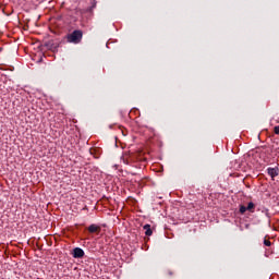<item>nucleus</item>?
<instances>
[{
    "label": "nucleus",
    "mask_w": 279,
    "mask_h": 279,
    "mask_svg": "<svg viewBox=\"0 0 279 279\" xmlns=\"http://www.w3.org/2000/svg\"><path fill=\"white\" fill-rule=\"evenodd\" d=\"M83 36L84 33L81 29H76L71 34L66 35V40L68 43H72L73 45H80V43H82Z\"/></svg>",
    "instance_id": "f257e3e1"
},
{
    "label": "nucleus",
    "mask_w": 279,
    "mask_h": 279,
    "mask_svg": "<svg viewBox=\"0 0 279 279\" xmlns=\"http://www.w3.org/2000/svg\"><path fill=\"white\" fill-rule=\"evenodd\" d=\"M73 258H84V250L75 247L72 252Z\"/></svg>",
    "instance_id": "f03ea898"
},
{
    "label": "nucleus",
    "mask_w": 279,
    "mask_h": 279,
    "mask_svg": "<svg viewBox=\"0 0 279 279\" xmlns=\"http://www.w3.org/2000/svg\"><path fill=\"white\" fill-rule=\"evenodd\" d=\"M267 172L270 175V178H272V180H274L275 178H277V175L279 173V169L278 168H268Z\"/></svg>",
    "instance_id": "7ed1b4c3"
},
{
    "label": "nucleus",
    "mask_w": 279,
    "mask_h": 279,
    "mask_svg": "<svg viewBox=\"0 0 279 279\" xmlns=\"http://www.w3.org/2000/svg\"><path fill=\"white\" fill-rule=\"evenodd\" d=\"M144 230H145L146 236H151V234H154V231H151V226L150 225H145Z\"/></svg>",
    "instance_id": "20e7f679"
},
{
    "label": "nucleus",
    "mask_w": 279,
    "mask_h": 279,
    "mask_svg": "<svg viewBox=\"0 0 279 279\" xmlns=\"http://www.w3.org/2000/svg\"><path fill=\"white\" fill-rule=\"evenodd\" d=\"M88 232H90L92 234H95V232H99V226L97 225H90L88 227Z\"/></svg>",
    "instance_id": "39448f33"
},
{
    "label": "nucleus",
    "mask_w": 279,
    "mask_h": 279,
    "mask_svg": "<svg viewBox=\"0 0 279 279\" xmlns=\"http://www.w3.org/2000/svg\"><path fill=\"white\" fill-rule=\"evenodd\" d=\"M246 210H250V211L254 210V203L250 202L246 206Z\"/></svg>",
    "instance_id": "423d86ee"
},
{
    "label": "nucleus",
    "mask_w": 279,
    "mask_h": 279,
    "mask_svg": "<svg viewBox=\"0 0 279 279\" xmlns=\"http://www.w3.org/2000/svg\"><path fill=\"white\" fill-rule=\"evenodd\" d=\"M240 213H241V215H244V213H247V207L241 205V206H240Z\"/></svg>",
    "instance_id": "0eeeda50"
},
{
    "label": "nucleus",
    "mask_w": 279,
    "mask_h": 279,
    "mask_svg": "<svg viewBox=\"0 0 279 279\" xmlns=\"http://www.w3.org/2000/svg\"><path fill=\"white\" fill-rule=\"evenodd\" d=\"M264 245H266V247H271V241L264 239Z\"/></svg>",
    "instance_id": "6e6552de"
},
{
    "label": "nucleus",
    "mask_w": 279,
    "mask_h": 279,
    "mask_svg": "<svg viewBox=\"0 0 279 279\" xmlns=\"http://www.w3.org/2000/svg\"><path fill=\"white\" fill-rule=\"evenodd\" d=\"M122 160H123L124 165H130V160H128L125 157H122Z\"/></svg>",
    "instance_id": "1a4fd4ad"
},
{
    "label": "nucleus",
    "mask_w": 279,
    "mask_h": 279,
    "mask_svg": "<svg viewBox=\"0 0 279 279\" xmlns=\"http://www.w3.org/2000/svg\"><path fill=\"white\" fill-rule=\"evenodd\" d=\"M275 134H279V125L275 126Z\"/></svg>",
    "instance_id": "9d476101"
},
{
    "label": "nucleus",
    "mask_w": 279,
    "mask_h": 279,
    "mask_svg": "<svg viewBox=\"0 0 279 279\" xmlns=\"http://www.w3.org/2000/svg\"><path fill=\"white\" fill-rule=\"evenodd\" d=\"M272 197L278 199V192L275 191V194H272Z\"/></svg>",
    "instance_id": "9b49d317"
}]
</instances>
